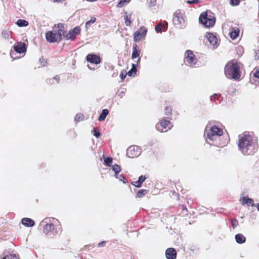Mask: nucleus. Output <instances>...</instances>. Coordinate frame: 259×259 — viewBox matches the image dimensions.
<instances>
[{
	"label": "nucleus",
	"mask_w": 259,
	"mask_h": 259,
	"mask_svg": "<svg viewBox=\"0 0 259 259\" xmlns=\"http://www.w3.org/2000/svg\"><path fill=\"white\" fill-rule=\"evenodd\" d=\"M240 63L236 60L227 62L225 67V74L229 78L239 79L241 76Z\"/></svg>",
	"instance_id": "f257e3e1"
},
{
	"label": "nucleus",
	"mask_w": 259,
	"mask_h": 259,
	"mask_svg": "<svg viewBox=\"0 0 259 259\" xmlns=\"http://www.w3.org/2000/svg\"><path fill=\"white\" fill-rule=\"evenodd\" d=\"M238 147L244 154H253L254 144L253 143V137L249 134H244L239 140Z\"/></svg>",
	"instance_id": "f03ea898"
},
{
	"label": "nucleus",
	"mask_w": 259,
	"mask_h": 259,
	"mask_svg": "<svg viewBox=\"0 0 259 259\" xmlns=\"http://www.w3.org/2000/svg\"><path fill=\"white\" fill-rule=\"evenodd\" d=\"M40 225L42 226V233L46 235L53 236L60 235L63 230L62 226L58 220L52 223L42 221Z\"/></svg>",
	"instance_id": "7ed1b4c3"
},
{
	"label": "nucleus",
	"mask_w": 259,
	"mask_h": 259,
	"mask_svg": "<svg viewBox=\"0 0 259 259\" xmlns=\"http://www.w3.org/2000/svg\"><path fill=\"white\" fill-rule=\"evenodd\" d=\"M199 20L200 23L206 27L213 26L215 22L214 14L210 11L207 10L201 13Z\"/></svg>",
	"instance_id": "20e7f679"
},
{
	"label": "nucleus",
	"mask_w": 259,
	"mask_h": 259,
	"mask_svg": "<svg viewBox=\"0 0 259 259\" xmlns=\"http://www.w3.org/2000/svg\"><path fill=\"white\" fill-rule=\"evenodd\" d=\"M185 12L181 10H177L173 15L172 23L178 28H183L185 25Z\"/></svg>",
	"instance_id": "39448f33"
},
{
	"label": "nucleus",
	"mask_w": 259,
	"mask_h": 259,
	"mask_svg": "<svg viewBox=\"0 0 259 259\" xmlns=\"http://www.w3.org/2000/svg\"><path fill=\"white\" fill-rule=\"evenodd\" d=\"M172 124L169 119H165L164 118L159 120L156 125V130L160 132H166L172 127Z\"/></svg>",
	"instance_id": "423d86ee"
},
{
	"label": "nucleus",
	"mask_w": 259,
	"mask_h": 259,
	"mask_svg": "<svg viewBox=\"0 0 259 259\" xmlns=\"http://www.w3.org/2000/svg\"><path fill=\"white\" fill-rule=\"evenodd\" d=\"M223 134V131L222 128H219L216 125L212 126L210 131L207 135V138L211 141L214 140L217 137L221 136Z\"/></svg>",
	"instance_id": "0eeeda50"
},
{
	"label": "nucleus",
	"mask_w": 259,
	"mask_h": 259,
	"mask_svg": "<svg viewBox=\"0 0 259 259\" xmlns=\"http://www.w3.org/2000/svg\"><path fill=\"white\" fill-rule=\"evenodd\" d=\"M147 29L144 26L140 27L137 31L134 32L133 34L134 40L136 42H139L144 38L146 35Z\"/></svg>",
	"instance_id": "6e6552de"
},
{
	"label": "nucleus",
	"mask_w": 259,
	"mask_h": 259,
	"mask_svg": "<svg viewBox=\"0 0 259 259\" xmlns=\"http://www.w3.org/2000/svg\"><path fill=\"white\" fill-rule=\"evenodd\" d=\"M185 61L190 66H194L197 63V58L193 52L187 50L185 54Z\"/></svg>",
	"instance_id": "1a4fd4ad"
},
{
	"label": "nucleus",
	"mask_w": 259,
	"mask_h": 259,
	"mask_svg": "<svg viewBox=\"0 0 259 259\" xmlns=\"http://www.w3.org/2000/svg\"><path fill=\"white\" fill-rule=\"evenodd\" d=\"M60 33L56 34L54 31H48L46 33V38L50 43L59 42L62 39L60 38Z\"/></svg>",
	"instance_id": "9d476101"
},
{
	"label": "nucleus",
	"mask_w": 259,
	"mask_h": 259,
	"mask_svg": "<svg viewBox=\"0 0 259 259\" xmlns=\"http://www.w3.org/2000/svg\"><path fill=\"white\" fill-rule=\"evenodd\" d=\"M141 153L138 146H131L126 150V155L128 157L135 158L138 157Z\"/></svg>",
	"instance_id": "9b49d317"
},
{
	"label": "nucleus",
	"mask_w": 259,
	"mask_h": 259,
	"mask_svg": "<svg viewBox=\"0 0 259 259\" xmlns=\"http://www.w3.org/2000/svg\"><path fill=\"white\" fill-rule=\"evenodd\" d=\"M63 23H59L57 25H55L53 27V30L56 34H58V32L60 33V38L62 39V36L64 35L65 33V28Z\"/></svg>",
	"instance_id": "f8f14e48"
},
{
	"label": "nucleus",
	"mask_w": 259,
	"mask_h": 259,
	"mask_svg": "<svg viewBox=\"0 0 259 259\" xmlns=\"http://www.w3.org/2000/svg\"><path fill=\"white\" fill-rule=\"evenodd\" d=\"M86 60L91 63L95 64H100L101 61L99 56L93 54H88L86 57Z\"/></svg>",
	"instance_id": "ddd939ff"
},
{
	"label": "nucleus",
	"mask_w": 259,
	"mask_h": 259,
	"mask_svg": "<svg viewBox=\"0 0 259 259\" xmlns=\"http://www.w3.org/2000/svg\"><path fill=\"white\" fill-rule=\"evenodd\" d=\"M80 32V28L78 26L75 27L72 31L66 34L65 37L67 39L73 40L75 39L77 35Z\"/></svg>",
	"instance_id": "4468645a"
},
{
	"label": "nucleus",
	"mask_w": 259,
	"mask_h": 259,
	"mask_svg": "<svg viewBox=\"0 0 259 259\" xmlns=\"http://www.w3.org/2000/svg\"><path fill=\"white\" fill-rule=\"evenodd\" d=\"M206 37L210 44L213 47L217 48L218 46V39L217 36L211 33H207Z\"/></svg>",
	"instance_id": "2eb2a0df"
},
{
	"label": "nucleus",
	"mask_w": 259,
	"mask_h": 259,
	"mask_svg": "<svg viewBox=\"0 0 259 259\" xmlns=\"http://www.w3.org/2000/svg\"><path fill=\"white\" fill-rule=\"evenodd\" d=\"M14 50L18 53L21 54L26 51L27 48L25 44L22 42H17L14 46Z\"/></svg>",
	"instance_id": "dca6fc26"
},
{
	"label": "nucleus",
	"mask_w": 259,
	"mask_h": 259,
	"mask_svg": "<svg viewBox=\"0 0 259 259\" xmlns=\"http://www.w3.org/2000/svg\"><path fill=\"white\" fill-rule=\"evenodd\" d=\"M165 255L167 259H175L177 256V252L173 248H168L166 250Z\"/></svg>",
	"instance_id": "f3484780"
},
{
	"label": "nucleus",
	"mask_w": 259,
	"mask_h": 259,
	"mask_svg": "<svg viewBox=\"0 0 259 259\" xmlns=\"http://www.w3.org/2000/svg\"><path fill=\"white\" fill-rule=\"evenodd\" d=\"M168 26V23L166 21L160 22L158 25L155 26V30L157 32H160L162 30L164 31L166 30Z\"/></svg>",
	"instance_id": "a211bd4d"
},
{
	"label": "nucleus",
	"mask_w": 259,
	"mask_h": 259,
	"mask_svg": "<svg viewBox=\"0 0 259 259\" xmlns=\"http://www.w3.org/2000/svg\"><path fill=\"white\" fill-rule=\"evenodd\" d=\"M146 179V177L145 176L142 175L139 178L138 181L132 182L131 184L137 188H140Z\"/></svg>",
	"instance_id": "6ab92c4d"
},
{
	"label": "nucleus",
	"mask_w": 259,
	"mask_h": 259,
	"mask_svg": "<svg viewBox=\"0 0 259 259\" xmlns=\"http://www.w3.org/2000/svg\"><path fill=\"white\" fill-rule=\"evenodd\" d=\"M21 223L23 225L28 227H32L35 225V222L33 220L27 218H23L21 220Z\"/></svg>",
	"instance_id": "aec40b11"
},
{
	"label": "nucleus",
	"mask_w": 259,
	"mask_h": 259,
	"mask_svg": "<svg viewBox=\"0 0 259 259\" xmlns=\"http://www.w3.org/2000/svg\"><path fill=\"white\" fill-rule=\"evenodd\" d=\"M140 54V50L138 48L137 44H135L133 46V53L132 55V58L133 59L139 57Z\"/></svg>",
	"instance_id": "412c9836"
},
{
	"label": "nucleus",
	"mask_w": 259,
	"mask_h": 259,
	"mask_svg": "<svg viewBox=\"0 0 259 259\" xmlns=\"http://www.w3.org/2000/svg\"><path fill=\"white\" fill-rule=\"evenodd\" d=\"M172 108L171 106H166L164 107V114L168 119H171L170 117L172 115Z\"/></svg>",
	"instance_id": "4be33fe9"
},
{
	"label": "nucleus",
	"mask_w": 259,
	"mask_h": 259,
	"mask_svg": "<svg viewBox=\"0 0 259 259\" xmlns=\"http://www.w3.org/2000/svg\"><path fill=\"white\" fill-rule=\"evenodd\" d=\"M240 201L241 202V204L242 205L246 204L248 205H253V200L252 199L249 198L243 197L240 199Z\"/></svg>",
	"instance_id": "5701e85b"
},
{
	"label": "nucleus",
	"mask_w": 259,
	"mask_h": 259,
	"mask_svg": "<svg viewBox=\"0 0 259 259\" xmlns=\"http://www.w3.org/2000/svg\"><path fill=\"white\" fill-rule=\"evenodd\" d=\"M235 238L238 243L242 244L245 242L246 238L242 234H237L235 235Z\"/></svg>",
	"instance_id": "b1692460"
},
{
	"label": "nucleus",
	"mask_w": 259,
	"mask_h": 259,
	"mask_svg": "<svg viewBox=\"0 0 259 259\" xmlns=\"http://www.w3.org/2000/svg\"><path fill=\"white\" fill-rule=\"evenodd\" d=\"M240 30L238 28H233L231 31L230 32V36L232 39H235L236 38L239 33Z\"/></svg>",
	"instance_id": "393cba45"
},
{
	"label": "nucleus",
	"mask_w": 259,
	"mask_h": 259,
	"mask_svg": "<svg viewBox=\"0 0 259 259\" xmlns=\"http://www.w3.org/2000/svg\"><path fill=\"white\" fill-rule=\"evenodd\" d=\"M131 14H127V12L125 13V15L124 16V20L126 26H130L132 23L131 21Z\"/></svg>",
	"instance_id": "a878e982"
},
{
	"label": "nucleus",
	"mask_w": 259,
	"mask_h": 259,
	"mask_svg": "<svg viewBox=\"0 0 259 259\" xmlns=\"http://www.w3.org/2000/svg\"><path fill=\"white\" fill-rule=\"evenodd\" d=\"M108 113L109 111L107 109H103L102 110L101 114L98 117V120L100 121H103L105 119L106 117L108 114Z\"/></svg>",
	"instance_id": "bb28decb"
},
{
	"label": "nucleus",
	"mask_w": 259,
	"mask_h": 259,
	"mask_svg": "<svg viewBox=\"0 0 259 259\" xmlns=\"http://www.w3.org/2000/svg\"><path fill=\"white\" fill-rule=\"evenodd\" d=\"M112 169L115 172V177L118 178V175L121 171L120 166L117 164H115L112 166Z\"/></svg>",
	"instance_id": "cd10ccee"
},
{
	"label": "nucleus",
	"mask_w": 259,
	"mask_h": 259,
	"mask_svg": "<svg viewBox=\"0 0 259 259\" xmlns=\"http://www.w3.org/2000/svg\"><path fill=\"white\" fill-rule=\"evenodd\" d=\"M16 24L19 27H25L27 26L29 24L28 22L23 19H18L16 22Z\"/></svg>",
	"instance_id": "c85d7f7f"
},
{
	"label": "nucleus",
	"mask_w": 259,
	"mask_h": 259,
	"mask_svg": "<svg viewBox=\"0 0 259 259\" xmlns=\"http://www.w3.org/2000/svg\"><path fill=\"white\" fill-rule=\"evenodd\" d=\"M137 71V70L136 65L135 64H133L132 68L127 72V75L130 76H133L136 74Z\"/></svg>",
	"instance_id": "c756f323"
},
{
	"label": "nucleus",
	"mask_w": 259,
	"mask_h": 259,
	"mask_svg": "<svg viewBox=\"0 0 259 259\" xmlns=\"http://www.w3.org/2000/svg\"><path fill=\"white\" fill-rule=\"evenodd\" d=\"M2 259H19L16 254L8 253L4 255Z\"/></svg>",
	"instance_id": "7c9ffc66"
},
{
	"label": "nucleus",
	"mask_w": 259,
	"mask_h": 259,
	"mask_svg": "<svg viewBox=\"0 0 259 259\" xmlns=\"http://www.w3.org/2000/svg\"><path fill=\"white\" fill-rule=\"evenodd\" d=\"M148 191L146 189H141L139 190L136 194V197L141 198L145 196L147 193Z\"/></svg>",
	"instance_id": "2f4dec72"
},
{
	"label": "nucleus",
	"mask_w": 259,
	"mask_h": 259,
	"mask_svg": "<svg viewBox=\"0 0 259 259\" xmlns=\"http://www.w3.org/2000/svg\"><path fill=\"white\" fill-rule=\"evenodd\" d=\"M131 2V0H119V2L117 5V7L119 8L122 7L126 4H128Z\"/></svg>",
	"instance_id": "473e14b6"
},
{
	"label": "nucleus",
	"mask_w": 259,
	"mask_h": 259,
	"mask_svg": "<svg viewBox=\"0 0 259 259\" xmlns=\"http://www.w3.org/2000/svg\"><path fill=\"white\" fill-rule=\"evenodd\" d=\"M84 119V117L83 115L80 113L76 114L75 117V120L77 122L82 121Z\"/></svg>",
	"instance_id": "72a5a7b5"
},
{
	"label": "nucleus",
	"mask_w": 259,
	"mask_h": 259,
	"mask_svg": "<svg viewBox=\"0 0 259 259\" xmlns=\"http://www.w3.org/2000/svg\"><path fill=\"white\" fill-rule=\"evenodd\" d=\"M10 31L7 30H4L2 32V35L5 39H7L9 38Z\"/></svg>",
	"instance_id": "f704fd0d"
},
{
	"label": "nucleus",
	"mask_w": 259,
	"mask_h": 259,
	"mask_svg": "<svg viewBox=\"0 0 259 259\" xmlns=\"http://www.w3.org/2000/svg\"><path fill=\"white\" fill-rule=\"evenodd\" d=\"M96 21V18L94 17H92L89 21H88L86 22V23H85L86 27H88V26H90L92 24L95 22Z\"/></svg>",
	"instance_id": "c9c22d12"
},
{
	"label": "nucleus",
	"mask_w": 259,
	"mask_h": 259,
	"mask_svg": "<svg viewBox=\"0 0 259 259\" xmlns=\"http://www.w3.org/2000/svg\"><path fill=\"white\" fill-rule=\"evenodd\" d=\"M231 223L233 229H235L238 225V221L236 219H231Z\"/></svg>",
	"instance_id": "e433bc0d"
},
{
	"label": "nucleus",
	"mask_w": 259,
	"mask_h": 259,
	"mask_svg": "<svg viewBox=\"0 0 259 259\" xmlns=\"http://www.w3.org/2000/svg\"><path fill=\"white\" fill-rule=\"evenodd\" d=\"M93 134L96 138H99L101 136V133L97 128H94L93 129Z\"/></svg>",
	"instance_id": "4c0bfd02"
},
{
	"label": "nucleus",
	"mask_w": 259,
	"mask_h": 259,
	"mask_svg": "<svg viewBox=\"0 0 259 259\" xmlns=\"http://www.w3.org/2000/svg\"><path fill=\"white\" fill-rule=\"evenodd\" d=\"M105 164L107 166H110L112 162V158L111 157H106L104 159Z\"/></svg>",
	"instance_id": "58836bf2"
},
{
	"label": "nucleus",
	"mask_w": 259,
	"mask_h": 259,
	"mask_svg": "<svg viewBox=\"0 0 259 259\" xmlns=\"http://www.w3.org/2000/svg\"><path fill=\"white\" fill-rule=\"evenodd\" d=\"M240 3V0H230V4L233 6H238Z\"/></svg>",
	"instance_id": "ea45409f"
},
{
	"label": "nucleus",
	"mask_w": 259,
	"mask_h": 259,
	"mask_svg": "<svg viewBox=\"0 0 259 259\" xmlns=\"http://www.w3.org/2000/svg\"><path fill=\"white\" fill-rule=\"evenodd\" d=\"M220 97V95L214 94L211 96V100L215 102L216 100H218Z\"/></svg>",
	"instance_id": "a19ab883"
},
{
	"label": "nucleus",
	"mask_w": 259,
	"mask_h": 259,
	"mask_svg": "<svg viewBox=\"0 0 259 259\" xmlns=\"http://www.w3.org/2000/svg\"><path fill=\"white\" fill-rule=\"evenodd\" d=\"M253 76L254 77L259 79V68L254 69Z\"/></svg>",
	"instance_id": "79ce46f5"
},
{
	"label": "nucleus",
	"mask_w": 259,
	"mask_h": 259,
	"mask_svg": "<svg viewBox=\"0 0 259 259\" xmlns=\"http://www.w3.org/2000/svg\"><path fill=\"white\" fill-rule=\"evenodd\" d=\"M163 1V0H161ZM157 3V0H149V5L150 7H154L156 6Z\"/></svg>",
	"instance_id": "37998d69"
},
{
	"label": "nucleus",
	"mask_w": 259,
	"mask_h": 259,
	"mask_svg": "<svg viewBox=\"0 0 259 259\" xmlns=\"http://www.w3.org/2000/svg\"><path fill=\"white\" fill-rule=\"evenodd\" d=\"M127 73L125 71H122L120 74V77L122 80H123L125 78Z\"/></svg>",
	"instance_id": "c03bdc74"
},
{
	"label": "nucleus",
	"mask_w": 259,
	"mask_h": 259,
	"mask_svg": "<svg viewBox=\"0 0 259 259\" xmlns=\"http://www.w3.org/2000/svg\"><path fill=\"white\" fill-rule=\"evenodd\" d=\"M200 2L199 0H188L187 1V3L188 4H198Z\"/></svg>",
	"instance_id": "a18cd8bd"
},
{
	"label": "nucleus",
	"mask_w": 259,
	"mask_h": 259,
	"mask_svg": "<svg viewBox=\"0 0 259 259\" xmlns=\"http://www.w3.org/2000/svg\"><path fill=\"white\" fill-rule=\"evenodd\" d=\"M118 178L120 181H122L124 183H126L127 182L125 178L122 175H120Z\"/></svg>",
	"instance_id": "49530a36"
},
{
	"label": "nucleus",
	"mask_w": 259,
	"mask_h": 259,
	"mask_svg": "<svg viewBox=\"0 0 259 259\" xmlns=\"http://www.w3.org/2000/svg\"><path fill=\"white\" fill-rule=\"evenodd\" d=\"M53 79L56 81V83H59L60 81V77L58 75H56L54 77Z\"/></svg>",
	"instance_id": "de8ad7c7"
},
{
	"label": "nucleus",
	"mask_w": 259,
	"mask_h": 259,
	"mask_svg": "<svg viewBox=\"0 0 259 259\" xmlns=\"http://www.w3.org/2000/svg\"><path fill=\"white\" fill-rule=\"evenodd\" d=\"M105 243H106V242L103 241H101L100 242V243H98V246L99 247H102V246H103L105 245Z\"/></svg>",
	"instance_id": "09e8293b"
},
{
	"label": "nucleus",
	"mask_w": 259,
	"mask_h": 259,
	"mask_svg": "<svg viewBox=\"0 0 259 259\" xmlns=\"http://www.w3.org/2000/svg\"><path fill=\"white\" fill-rule=\"evenodd\" d=\"M255 59H259V51H258V53H256V55L255 56Z\"/></svg>",
	"instance_id": "8fccbe9b"
},
{
	"label": "nucleus",
	"mask_w": 259,
	"mask_h": 259,
	"mask_svg": "<svg viewBox=\"0 0 259 259\" xmlns=\"http://www.w3.org/2000/svg\"><path fill=\"white\" fill-rule=\"evenodd\" d=\"M140 61H141V59H140V58L139 57V58L137 60V63L138 64L139 63H140Z\"/></svg>",
	"instance_id": "3c124183"
},
{
	"label": "nucleus",
	"mask_w": 259,
	"mask_h": 259,
	"mask_svg": "<svg viewBox=\"0 0 259 259\" xmlns=\"http://www.w3.org/2000/svg\"><path fill=\"white\" fill-rule=\"evenodd\" d=\"M182 207H183V209H186V210H187V208H186V206H184V205H182Z\"/></svg>",
	"instance_id": "603ef678"
},
{
	"label": "nucleus",
	"mask_w": 259,
	"mask_h": 259,
	"mask_svg": "<svg viewBox=\"0 0 259 259\" xmlns=\"http://www.w3.org/2000/svg\"><path fill=\"white\" fill-rule=\"evenodd\" d=\"M256 207H257V210L259 211V203H258V204H257Z\"/></svg>",
	"instance_id": "864d4df0"
},
{
	"label": "nucleus",
	"mask_w": 259,
	"mask_h": 259,
	"mask_svg": "<svg viewBox=\"0 0 259 259\" xmlns=\"http://www.w3.org/2000/svg\"><path fill=\"white\" fill-rule=\"evenodd\" d=\"M53 1H54V2H60V1H61V0H53Z\"/></svg>",
	"instance_id": "5fc2aeb1"
}]
</instances>
